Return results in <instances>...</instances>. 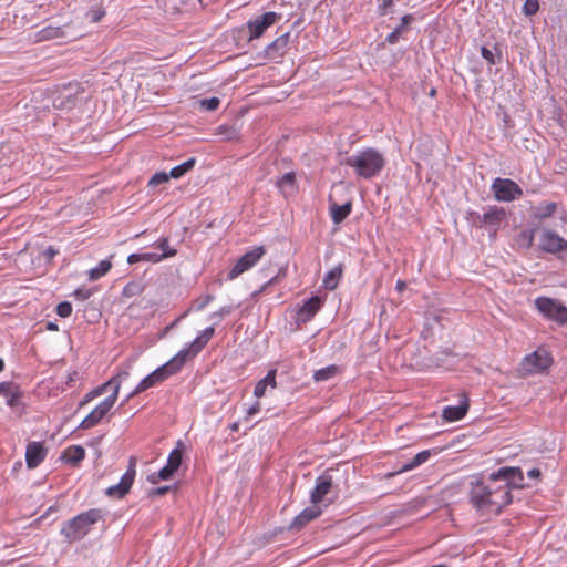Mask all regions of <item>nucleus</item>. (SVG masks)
Listing matches in <instances>:
<instances>
[{"mask_svg":"<svg viewBox=\"0 0 567 567\" xmlns=\"http://www.w3.org/2000/svg\"><path fill=\"white\" fill-rule=\"evenodd\" d=\"M524 487L519 467H501L486 480L471 482L468 498L480 515H498L513 501L512 489Z\"/></svg>","mask_w":567,"mask_h":567,"instance_id":"f257e3e1","label":"nucleus"},{"mask_svg":"<svg viewBox=\"0 0 567 567\" xmlns=\"http://www.w3.org/2000/svg\"><path fill=\"white\" fill-rule=\"evenodd\" d=\"M104 513L100 508H91L66 520L61 527V535L68 543L82 540L93 529L94 525L103 520Z\"/></svg>","mask_w":567,"mask_h":567,"instance_id":"f03ea898","label":"nucleus"},{"mask_svg":"<svg viewBox=\"0 0 567 567\" xmlns=\"http://www.w3.org/2000/svg\"><path fill=\"white\" fill-rule=\"evenodd\" d=\"M358 176L369 179L380 174L385 165L384 156L374 148H365L346 159Z\"/></svg>","mask_w":567,"mask_h":567,"instance_id":"7ed1b4c3","label":"nucleus"},{"mask_svg":"<svg viewBox=\"0 0 567 567\" xmlns=\"http://www.w3.org/2000/svg\"><path fill=\"white\" fill-rule=\"evenodd\" d=\"M181 371L182 370L179 369V367L176 364V362L172 358L166 363L158 367L152 373H150L144 379H142L140 381V383L135 386V389L130 393V395L127 396V400L146 391L150 388L155 386L156 384L162 383L163 381L167 380L172 375L177 374Z\"/></svg>","mask_w":567,"mask_h":567,"instance_id":"20e7f679","label":"nucleus"},{"mask_svg":"<svg viewBox=\"0 0 567 567\" xmlns=\"http://www.w3.org/2000/svg\"><path fill=\"white\" fill-rule=\"evenodd\" d=\"M538 312L559 326L567 323V307L559 300L549 297H537L534 301Z\"/></svg>","mask_w":567,"mask_h":567,"instance_id":"39448f33","label":"nucleus"},{"mask_svg":"<svg viewBox=\"0 0 567 567\" xmlns=\"http://www.w3.org/2000/svg\"><path fill=\"white\" fill-rule=\"evenodd\" d=\"M214 333V327L206 328L188 347L183 348L173 357L181 370L188 360L194 359L206 347Z\"/></svg>","mask_w":567,"mask_h":567,"instance_id":"423d86ee","label":"nucleus"},{"mask_svg":"<svg viewBox=\"0 0 567 567\" xmlns=\"http://www.w3.org/2000/svg\"><path fill=\"white\" fill-rule=\"evenodd\" d=\"M214 333V327L206 328L188 347L183 348L173 357L181 370L188 360L194 359L206 347Z\"/></svg>","mask_w":567,"mask_h":567,"instance_id":"0eeeda50","label":"nucleus"},{"mask_svg":"<svg viewBox=\"0 0 567 567\" xmlns=\"http://www.w3.org/2000/svg\"><path fill=\"white\" fill-rule=\"evenodd\" d=\"M551 363L550 353L545 349H537L523 358L519 369L524 374H536L548 369Z\"/></svg>","mask_w":567,"mask_h":567,"instance_id":"6e6552de","label":"nucleus"},{"mask_svg":"<svg viewBox=\"0 0 567 567\" xmlns=\"http://www.w3.org/2000/svg\"><path fill=\"white\" fill-rule=\"evenodd\" d=\"M266 254V249L262 246H258L247 251L244 256H241L235 266L230 269L228 274V278L234 280L239 277L245 271L251 269L257 262L262 258Z\"/></svg>","mask_w":567,"mask_h":567,"instance_id":"1a4fd4ad","label":"nucleus"},{"mask_svg":"<svg viewBox=\"0 0 567 567\" xmlns=\"http://www.w3.org/2000/svg\"><path fill=\"white\" fill-rule=\"evenodd\" d=\"M492 190L499 202H512L523 195L519 185L508 178H496L492 184Z\"/></svg>","mask_w":567,"mask_h":567,"instance_id":"9d476101","label":"nucleus"},{"mask_svg":"<svg viewBox=\"0 0 567 567\" xmlns=\"http://www.w3.org/2000/svg\"><path fill=\"white\" fill-rule=\"evenodd\" d=\"M279 19L280 14L274 11H269L255 18L254 20H249L247 22V29L249 31L248 41H252L262 37L265 31L274 25Z\"/></svg>","mask_w":567,"mask_h":567,"instance_id":"9b49d317","label":"nucleus"},{"mask_svg":"<svg viewBox=\"0 0 567 567\" xmlns=\"http://www.w3.org/2000/svg\"><path fill=\"white\" fill-rule=\"evenodd\" d=\"M538 247L545 252L557 255L567 251V240L555 231L545 229L539 236Z\"/></svg>","mask_w":567,"mask_h":567,"instance_id":"f8f14e48","label":"nucleus"},{"mask_svg":"<svg viewBox=\"0 0 567 567\" xmlns=\"http://www.w3.org/2000/svg\"><path fill=\"white\" fill-rule=\"evenodd\" d=\"M116 399L109 395L96 405L81 422L80 429L87 430L96 426L114 406Z\"/></svg>","mask_w":567,"mask_h":567,"instance_id":"ddd939ff","label":"nucleus"},{"mask_svg":"<svg viewBox=\"0 0 567 567\" xmlns=\"http://www.w3.org/2000/svg\"><path fill=\"white\" fill-rule=\"evenodd\" d=\"M135 461L131 458L130 466L124 475L121 477L120 483L107 487L106 495L111 497L122 498L124 497L131 489L134 480H135Z\"/></svg>","mask_w":567,"mask_h":567,"instance_id":"4468645a","label":"nucleus"},{"mask_svg":"<svg viewBox=\"0 0 567 567\" xmlns=\"http://www.w3.org/2000/svg\"><path fill=\"white\" fill-rule=\"evenodd\" d=\"M69 24L64 25H45L33 34V41L35 43L52 41L63 39L68 35L66 28Z\"/></svg>","mask_w":567,"mask_h":567,"instance_id":"2eb2a0df","label":"nucleus"},{"mask_svg":"<svg viewBox=\"0 0 567 567\" xmlns=\"http://www.w3.org/2000/svg\"><path fill=\"white\" fill-rule=\"evenodd\" d=\"M47 450L40 442H30L25 450V462L29 468H35L45 458Z\"/></svg>","mask_w":567,"mask_h":567,"instance_id":"dca6fc26","label":"nucleus"},{"mask_svg":"<svg viewBox=\"0 0 567 567\" xmlns=\"http://www.w3.org/2000/svg\"><path fill=\"white\" fill-rule=\"evenodd\" d=\"M322 511L319 505L312 504L311 506L305 508L300 514H298L290 524L291 529H301L308 523L316 519L321 515Z\"/></svg>","mask_w":567,"mask_h":567,"instance_id":"f3484780","label":"nucleus"},{"mask_svg":"<svg viewBox=\"0 0 567 567\" xmlns=\"http://www.w3.org/2000/svg\"><path fill=\"white\" fill-rule=\"evenodd\" d=\"M322 300L320 297L315 296L308 299L297 312V318L301 322L311 320L315 315L321 309Z\"/></svg>","mask_w":567,"mask_h":567,"instance_id":"a211bd4d","label":"nucleus"},{"mask_svg":"<svg viewBox=\"0 0 567 567\" xmlns=\"http://www.w3.org/2000/svg\"><path fill=\"white\" fill-rule=\"evenodd\" d=\"M332 480L327 476H319L316 482V486L311 492L310 499L311 504L319 505L327 494L331 491Z\"/></svg>","mask_w":567,"mask_h":567,"instance_id":"6ab92c4d","label":"nucleus"},{"mask_svg":"<svg viewBox=\"0 0 567 567\" xmlns=\"http://www.w3.org/2000/svg\"><path fill=\"white\" fill-rule=\"evenodd\" d=\"M289 42V33H285L275 39L267 48L266 54L269 59L276 60L284 56Z\"/></svg>","mask_w":567,"mask_h":567,"instance_id":"aec40b11","label":"nucleus"},{"mask_svg":"<svg viewBox=\"0 0 567 567\" xmlns=\"http://www.w3.org/2000/svg\"><path fill=\"white\" fill-rule=\"evenodd\" d=\"M468 410V399L464 396V400L455 406H446L443 409L442 416L447 422H455L462 420Z\"/></svg>","mask_w":567,"mask_h":567,"instance_id":"412c9836","label":"nucleus"},{"mask_svg":"<svg viewBox=\"0 0 567 567\" xmlns=\"http://www.w3.org/2000/svg\"><path fill=\"white\" fill-rule=\"evenodd\" d=\"M276 374H277V371L275 369L269 370L267 375L257 382V384L255 385V389H254V395L257 399H260L265 395L266 389L268 386H270L271 389L277 388Z\"/></svg>","mask_w":567,"mask_h":567,"instance_id":"4be33fe9","label":"nucleus"},{"mask_svg":"<svg viewBox=\"0 0 567 567\" xmlns=\"http://www.w3.org/2000/svg\"><path fill=\"white\" fill-rule=\"evenodd\" d=\"M277 186L286 197L295 195L298 189L296 174L293 172L284 174L277 182Z\"/></svg>","mask_w":567,"mask_h":567,"instance_id":"5701e85b","label":"nucleus"},{"mask_svg":"<svg viewBox=\"0 0 567 567\" xmlns=\"http://www.w3.org/2000/svg\"><path fill=\"white\" fill-rule=\"evenodd\" d=\"M85 450L81 445H71L66 447L61 458L69 464L78 465L85 457Z\"/></svg>","mask_w":567,"mask_h":567,"instance_id":"b1692460","label":"nucleus"},{"mask_svg":"<svg viewBox=\"0 0 567 567\" xmlns=\"http://www.w3.org/2000/svg\"><path fill=\"white\" fill-rule=\"evenodd\" d=\"M352 210V204L351 202H348L343 205H338L336 203H332L330 205V216L332 221L336 225L341 224L351 213Z\"/></svg>","mask_w":567,"mask_h":567,"instance_id":"393cba45","label":"nucleus"},{"mask_svg":"<svg viewBox=\"0 0 567 567\" xmlns=\"http://www.w3.org/2000/svg\"><path fill=\"white\" fill-rule=\"evenodd\" d=\"M505 217V212L503 208H491L488 212L483 215V224L487 227L496 229Z\"/></svg>","mask_w":567,"mask_h":567,"instance_id":"a878e982","label":"nucleus"},{"mask_svg":"<svg viewBox=\"0 0 567 567\" xmlns=\"http://www.w3.org/2000/svg\"><path fill=\"white\" fill-rule=\"evenodd\" d=\"M430 456L431 452L429 450L417 453L409 463L404 464L399 471H396L395 474H401L416 468L417 466L425 463L430 458ZM393 475L394 473L389 474V476Z\"/></svg>","mask_w":567,"mask_h":567,"instance_id":"bb28decb","label":"nucleus"},{"mask_svg":"<svg viewBox=\"0 0 567 567\" xmlns=\"http://www.w3.org/2000/svg\"><path fill=\"white\" fill-rule=\"evenodd\" d=\"M113 255H111L107 259H104L99 262V265L89 270L87 276L91 281L99 280L103 276H105L112 268Z\"/></svg>","mask_w":567,"mask_h":567,"instance_id":"cd10ccee","label":"nucleus"},{"mask_svg":"<svg viewBox=\"0 0 567 567\" xmlns=\"http://www.w3.org/2000/svg\"><path fill=\"white\" fill-rule=\"evenodd\" d=\"M343 267L338 265L330 271H328L323 278V286L328 290H334L342 277Z\"/></svg>","mask_w":567,"mask_h":567,"instance_id":"c85d7f7f","label":"nucleus"},{"mask_svg":"<svg viewBox=\"0 0 567 567\" xmlns=\"http://www.w3.org/2000/svg\"><path fill=\"white\" fill-rule=\"evenodd\" d=\"M130 369L131 365H126L125 368H118L116 374L111 378V383H113V391L110 395L114 396V399L116 400L118 398L122 382L128 379L130 377Z\"/></svg>","mask_w":567,"mask_h":567,"instance_id":"c756f323","label":"nucleus"},{"mask_svg":"<svg viewBox=\"0 0 567 567\" xmlns=\"http://www.w3.org/2000/svg\"><path fill=\"white\" fill-rule=\"evenodd\" d=\"M341 372L340 368L336 364L328 365L319 369L313 373V380L316 382L327 381Z\"/></svg>","mask_w":567,"mask_h":567,"instance_id":"7c9ffc66","label":"nucleus"},{"mask_svg":"<svg viewBox=\"0 0 567 567\" xmlns=\"http://www.w3.org/2000/svg\"><path fill=\"white\" fill-rule=\"evenodd\" d=\"M196 159L194 157L187 159L186 162L182 163L181 165H177L173 167L169 172V176L172 178H181L186 173L192 171L195 166Z\"/></svg>","mask_w":567,"mask_h":567,"instance_id":"2f4dec72","label":"nucleus"},{"mask_svg":"<svg viewBox=\"0 0 567 567\" xmlns=\"http://www.w3.org/2000/svg\"><path fill=\"white\" fill-rule=\"evenodd\" d=\"M183 447V443L178 442L177 447H175L168 455L167 465H169V467H172L175 471H177L182 464Z\"/></svg>","mask_w":567,"mask_h":567,"instance_id":"473e14b6","label":"nucleus"},{"mask_svg":"<svg viewBox=\"0 0 567 567\" xmlns=\"http://www.w3.org/2000/svg\"><path fill=\"white\" fill-rule=\"evenodd\" d=\"M176 254H177L176 249H171V251H166V252H162V254L142 252L143 261L154 262V264L159 262L163 259L174 257Z\"/></svg>","mask_w":567,"mask_h":567,"instance_id":"72a5a7b5","label":"nucleus"},{"mask_svg":"<svg viewBox=\"0 0 567 567\" xmlns=\"http://www.w3.org/2000/svg\"><path fill=\"white\" fill-rule=\"evenodd\" d=\"M556 210L555 203H547L544 206H539L536 208L535 217L539 219L547 218L551 216Z\"/></svg>","mask_w":567,"mask_h":567,"instance_id":"f704fd0d","label":"nucleus"},{"mask_svg":"<svg viewBox=\"0 0 567 567\" xmlns=\"http://www.w3.org/2000/svg\"><path fill=\"white\" fill-rule=\"evenodd\" d=\"M169 178H171L169 173L168 174L165 172L155 173L148 181V186L156 187L158 185L167 183L169 181Z\"/></svg>","mask_w":567,"mask_h":567,"instance_id":"c9c22d12","label":"nucleus"},{"mask_svg":"<svg viewBox=\"0 0 567 567\" xmlns=\"http://www.w3.org/2000/svg\"><path fill=\"white\" fill-rule=\"evenodd\" d=\"M539 9L538 0H526L523 6V13L525 16H534Z\"/></svg>","mask_w":567,"mask_h":567,"instance_id":"e433bc0d","label":"nucleus"},{"mask_svg":"<svg viewBox=\"0 0 567 567\" xmlns=\"http://www.w3.org/2000/svg\"><path fill=\"white\" fill-rule=\"evenodd\" d=\"M8 400H7V404L10 406V408H16L20 404V401H21V393L18 392V391H14V392H11L10 391V388L7 390V394H4Z\"/></svg>","mask_w":567,"mask_h":567,"instance_id":"4c0bfd02","label":"nucleus"},{"mask_svg":"<svg viewBox=\"0 0 567 567\" xmlns=\"http://www.w3.org/2000/svg\"><path fill=\"white\" fill-rule=\"evenodd\" d=\"M56 313L61 318H68L72 313V305L68 301H62L56 306Z\"/></svg>","mask_w":567,"mask_h":567,"instance_id":"58836bf2","label":"nucleus"},{"mask_svg":"<svg viewBox=\"0 0 567 567\" xmlns=\"http://www.w3.org/2000/svg\"><path fill=\"white\" fill-rule=\"evenodd\" d=\"M220 104V100L218 97L204 99L200 101V106L207 111H215Z\"/></svg>","mask_w":567,"mask_h":567,"instance_id":"ea45409f","label":"nucleus"},{"mask_svg":"<svg viewBox=\"0 0 567 567\" xmlns=\"http://www.w3.org/2000/svg\"><path fill=\"white\" fill-rule=\"evenodd\" d=\"M105 16V11L103 9H93L87 12V18L92 23L100 22Z\"/></svg>","mask_w":567,"mask_h":567,"instance_id":"a19ab883","label":"nucleus"},{"mask_svg":"<svg viewBox=\"0 0 567 567\" xmlns=\"http://www.w3.org/2000/svg\"><path fill=\"white\" fill-rule=\"evenodd\" d=\"M110 388L113 390V383H111V379L109 381L100 384L99 386L94 388L93 390H94L95 395L99 398L102 394H104Z\"/></svg>","mask_w":567,"mask_h":567,"instance_id":"79ce46f5","label":"nucleus"},{"mask_svg":"<svg viewBox=\"0 0 567 567\" xmlns=\"http://www.w3.org/2000/svg\"><path fill=\"white\" fill-rule=\"evenodd\" d=\"M176 471L169 467V465H165L162 470L158 472V478L161 480H168L174 475Z\"/></svg>","mask_w":567,"mask_h":567,"instance_id":"37998d69","label":"nucleus"},{"mask_svg":"<svg viewBox=\"0 0 567 567\" xmlns=\"http://www.w3.org/2000/svg\"><path fill=\"white\" fill-rule=\"evenodd\" d=\"M155 246L162 250L163 252L171 251L172 248H169V240L167 237L159 238Z\"/></svg>","mask_w":567,"mask_h":567,"instance_id":"c03bdc74","label":"nucleus"},{"mask_svg":"<svg viewBox=\"0 0 567 567\" xmlns=\"http://www.w3.org/2000/svg\"><path fill=\"white\" fill-rule=\"evenodd\" d=\"M481 54L482 56L489 63V64H495V59H494V54L492 53V51L489 49H487L486 47H482L481 48Z\"/></svg>","mask_w":567,"mask_h":567,"instance_id":"a18cd8bd","label":"nucleus"},{"mask_svg":"<svg viewBox=\"0 0 567 567\" xmlns=\"http://www.w3.org/2000/svg\"><path fill=\"white\" fill-rule=\"evenodd\" d=\"M59 254V250H56L53 246H49L44 251H43V257L48 260V261H51L56 255Z\"/></svg>","mask_w":567,"mask_h":567,"instance_id":"49530a36","label":"nucleus"},{"mask_svg":"<svg viewBox=\"0 0 567 567\" xmlns=\"http://www.w3.org/2000/svg\"><path fill=\"white\" fill-rule=\"evenodd\" d=\"M401 28H396L394 31H392L390 34H388L386 37V41L389 43H395L401 34Z\"/></svg>","mask_w":567,"mask_h":567,"instance_id":"de8ad7c7","label":"nucleus"},{"mask_svg":"<svg viewBox=\"0 0 567 567\" xmlns=\"http://www.w3.org/2000/svg\"><path fill=\"white\" fill-rule=\"evenodd\" d=\"M261 410V404L259 402H255L248 410H247V416L251 417L255 414L259 413Z\"/></svg>","mask_w":567,"mask_h":567,"instance_id":"09e8293b","label":"nucleus"},{"mask_svg":"<svg viewBox=\"0 0 567 567\" xmlns=\"http://www.w3.org/2000/svg\"><path fill=\"white\" fill-rule=\"evenodd\" d=\"M96 398L97 396L95 395L94 390L92 389L84 395L83 400L80 402V406L87 404L89 402L93 401Z\"/></svg>","mask_w":567,"mask_h":567,"instance_id":"8fccbe9b","label":"nucleus"},{"mask_svg":"<svg viewBox=\"0 0 567 567\" xmlns=\"http://www.w3.org/2000/svg\"><path fill=\"white\" fill-rule=\"evenodd\" d=\"M141 261H143L142 252L141 254H131L127 257V262L131 264V265L136 264V262H141Z\"/></svg>","mask_w":567,"mask_h":567,"instance_id":"3c124183","label":"nucleus"},{"mask_svg":"<svg viewBox=\"0 0 567 567\" xmlns=\"http://www.w3.org/2000/svg\"><path fill=\"white\" fill-rule=\"evenodd\" d=\"M213 299L214 298L210 295L205 296L204 299L198 302L197 309L198 310L204 309L206 306H208L212 302Z\"/></svg>","mask_w":567,"mask_h":567,"instance_id":"603ef678","label":"nucleus"},{"mask_svg":"<svg viewBox=\"0 0 567 567\" xmlns=\"http://www.w3.org/2000/svg\"><path fill=\"white\" fill-rule=\"evenodd\" d=\"M169 488H171L169 486L157 487L151 492V495L162 496V495L166 494L169 491Z\"/></svg>","mask_w":567,"mask_h":567,"instance_id":"864d4df0","label":"nucleus"},{"mask_svg":"<svg viewBox=\"0 0 567 567\" xmlns=\"http://www.w3.org/2000/svg\"><path fill=\"white\" fill-rule=\"evenodd\" d=\"M231 312V308L230 307H223L220 308L218 311L214 312L213 313V317H225L227 315H229Z\"/></svg>","mask_w":567,"mask_h":567,"instance_id":"5fc2aeb1","label":"nucleus"},{"mask_svg":"<svg viewBox=\"0 0 567 567\" xmlns=\"http://www.w3.org/2000/svg\"><path fill=\"white\" fill-rule=\"evenodd\" d=\"M413 20L412 16L411 14H405L401 18V25L399 28H401V31H403L406 25Z\"/></svg>","mask_w":567,"mask_h":567,"instance_id":"6e6d98bb","label":"nucleus"},{"mask_svg":"<svg viewBox=\"0 0 567 567\" xmlns=\"http://www.w3.org/2000/svg\"><path fill=\"white\" fill-rule=\"evenodd\" d=\"M527 475L530 478H538V477H540L542 473L538 468H532L528 471Z\"/></svg>","mask_w":567,"mask_h":567,"instance_id":"4d7b16f0","label":"nucleus"},{"mask_svg":"<svg viewBox=\"0 0 567 567\" xmlns=\"http://www.w3.org/2000/svg\"><path fill=\"white\" fill-rule=\"evenodd\" d=\"M8 389H9L8 383H0V394H7Z\"/></svg>","mask_w":567,"mask_h":567,"instance_id":"13d9d810","label":"nucleus"},{"mask_svg":"<svg viewBox=\"0 0 567 567\" xmlns=\"http://www.w3.org/2000/svg\"><path fill=\"white\" fill-rule=\"evenodd\" d=\"M404 288H405V282H404L403 280H398V282H396V289H398L399 291H403V290H404Z\"/></svg>","mask_w":567,"mask_h":567,"instance_id":"bf43d9fd","label":"nucleus"},{"mask_svg":"<svg viewBox=\"0 0 567 567\" xmlns=\"http://www.w3.org/2000/svg\"><path fill=\"white\" fill-rule=\"evenodd\" d=\"M47 328H48V330H51V331H58V324H55L53 322H49Z\"/></svg>","mask_w":567,"mask_h":567,"instance_id":"052dcab7","label":"nucleus"},{"mask_svg":"<svg viewBox=\"0 0 567 567\" xmlns=\"http://www.w3.org/2000/svg\"><path fill=\"white\" fill-rule=\"evenodd\" d=\"M230 430H231L233 432H237V431L239 430V424H238L237 422L233 423V424L230 425Z\"/></svg>","mask_w":567,"mask_h":567,"instance_id":"680f3d73","label":"nucleus"},{"mask_svg":"<svg viewBox=\"0 0 567 567\" xmlns=\"http://www.w3.org/2000/svg\"><path fill=\"white\" fill-rule=\"evenodd\" d=\"M3 368H4V363H3V361L0 359V372L3 370Z\"/></svg>","mask_w":567,"mask_h":567,"instance_id":"e2e57ef3","label":"nucleus"},{"mask_svg":"<svg viewBox=\"0 0 567 567\" xmlns=\"http://www.w3.org/2000/svg\"><path fill=\"white\" fill-rule=\"evenodd\" d=\"M435 93H436V91L433 89V90H431L430 95H431V96H434V95H435Z\"/></svg>","mask_w":567,"mask_h":567,"instance_id":"0e129e2a","label":"nucleus"}]
</instances>
